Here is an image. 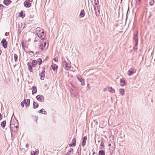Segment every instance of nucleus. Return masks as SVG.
I'll list each match as a JSON object with an SVG mask.
<instances>
[{
    "label": "nucleus",
    "instance_id": "423d86ee",
    "mask_svg": "<svg viewBox=\"0 0 155 155\" xmlns=\"http://www.w3.org/2000/svg\"><path fill=\"white\" fill-rule=\"evenodd\" d=\"M1 43L2 44L3 47L4 48H5L7 47L8 42L4 38L3 39Z\"/></svg>",
    "mask_w": 155,
    "mask_h": 155
},
{
    "label": "nucleus",
    "instance_id": "72a5a7b5",
    "mask_svg": "<svg viewBox=\"0 0 155 155\" xmlns=\"http://www.w3.org/2000/svg\"><path fill=\"white\" fill-rule=\"evenodd\" d=\"M136 4L139 5L140 3V0H136Z\"/></svg>",
    "mask_w": 155,
    "mask_h": 155
},
{
    "label": "nucleus",
    "instance_id": "a18cd8bd",
    "mask_svg": "<svg viewBox=\"0 0 155 155\" xmlns=\"http://www.w3.org/2000/svg\"><path fill=\"white\" fill-rule=\"evenodd\" d=\"M33 153H35V151H33Z\"/></svg>",
    "mask_w": 155,
    "mask_h": 155
},
{
    "label": "nucleus",
    "instance_id": "de8ad7c7",
    "mask_svg": "<svg viewBox=\"0 0 155 155\" xmlns=\"http://www.w3.org/2000/svg\"><path fill=\"white\" fill-rule=\"evenodd\" d=\"M31 155H35V153H33L31 154Z\"/></svg>",
    "mask_w": 155,
    "mask_h": 155
},
{
    "label": "nucleus",
    "instance_id": "dca6fc26",
    "mask_svg": "<svg viewBox=\"0 0 155 155\" xmlns=\"http://www.w3.org/2000/svg\"><path fill=\"white\" fill-rule=\"evenodd\" d=\"M87 139V137L86 136H84L83 138V141L82 143V146L84 147L85 145L86 141Z\"/></svg>",
    "mask_w": 155,
    "mask_h": 155
},
{
    "label": "nucleus",
    "instance_id": "b1692460",
    "mask_svg": "<svg viewBox=\"0 0 155 155\" xmlns=\"http://www.w3.org/2000/svg\"><path fill=\"white\" fill-rule=\"evenodd\" d=\"M58 67V66L56 64H53L51 65L52 69L54 71H55L56 69L57 70Z\"/></svg>",
    "mask_w": 155,
    "mask_h": 155
},
{
    "label": "nucleus",
    "instance_id": "4be33fe9",
    "mask_svg": "<svg viewBox=\"0 0 155 155\" xmlns=\"http://www.w3.org/2000/svg\"><path fill=\"white\" fill-rule=\"evenodd\" d=\"M39 113L42 114H43L44 115H46L47 114V112L43 108L39 111Z\"/></svg>",
    "mask_w": 155,
    "mask_h": 155
},
{
    "label": "nucleus",
    "instance_id": "c85d7f7f",
    "mask_svg": "<svg viewBox=\"0 0 155 155\" xmlns=\"http://www.w3.org/2000/svg\"><path fill=\"white\" fill-rule=\"evenodd\" d=\"M37 63H38L39 65H41L42 63V60L41 58H39L38 59Z\"/></svg>",
    "mask_w": 155,
    "mask_h": 155
},
{
    "label": "nucleus",
    "instance_id": "c756f323",
    "mask_svg": "<svg viewBox=\"0 0 155 155\" xmlns=\"http://www.w3.org/2000/svg\"><path fill=\"white\" fill-rule=\"evenodd\" d=\"M77 78L80 82H81L82 83H84V80L83 79H82L81 78H80L78 77H77Z\"/></svg>",
    "mask_w": 155,
    "mask_h": 155
},
{
    "label": "nucleus",
    "instance_id": "2eb2a0df",
    "mask_svg": "<svg viewBox=\"0 0 155 155\" xmlns=\"http://www.w3.org/2000/svg\"><path fill=\"white\" fill-rule=\"evenodd\" d=\"M27 65L28 67V70L30 72H32V68L31 66L32 65L31 64V63L28 62L27 63Z\"/></svg>",
    "mask_w": 155,
    "mask_h": 155
},
{
    "label": "nucleus",
    "instance_id": "79ce46f5",
    "mask_svg": "<svg viewBox=\"0 0 155 155\" xmlns=\"http://www.w3.org/2000/svg\"><path fill=\"white\" fill-rule=\"evenodd\" d=\"M29 147V144H26V148L28 147Z\"/></svg>",
    "mask_w": 155,
    "mask_h": 155
},
{
    "label": "nucleus",
    "instance_id": "864d4df0",
    "mask_svg": "<svg viewBox=\"0 0 155 155\" xmlns=\"http://www.w3.org/2000/svg\"><path fill=\"white\" fill-rule=\"evenodd\" d=\"M95 5H97V3H96L95 4Z\"/></svg>",
    "mask_w": 155,
    "mask_h": 155
},
{
    "label": "nucleus",
    "instance_id": "f257e3e1",
    "mask_svg": "<svg viewBox=\"0 0 155 155\" xmlns=\"http://www.w3.org/2000/svg\"><path fill=\"white\" fill-rule=\"evenodd\" d=\"M46 43L44 40H41L38 43V49L41 51H44L45 48V47Z\"/></svg>",
    "mask_w": 155,
    "mask_h": 155
},
{
    "label": "nucleus",
    "instance_id": "a19ab883",
    "mask_svg": "<svg viewBox=\"0 0 155 155\" xmlns=\"http://www.w3.org/2000/svg\"><path fill=\"white\" fill-rule=\"evenodd\" d=\"M53 60L55 62H57L58 61V60L56 59V58H54L53 59Z\"/></svg>",
    "mask_w": 155,
    "mask_h": 155
},
{
    "label": "nucleus",
    "instance_id": "ddd939ff",
    "mask_svg": "<svg viewBox=\"0 0 155 155\" xmlns=\"http://www.w3.org/2000/svg\"><path fill=\"white\" fill-rule=\"evenodd\" d=\"M37 35L39 38L41 39V40H44L43 39L45 37L44 32L40 34L39 33V34Z\"/></svg>",
    "mask_w": 155,
    "mask_h": 155
},
{
    "label": "nucleus",
    "instance_id": "09e8293b",
    "mask_svg": "<svg viewBox=\"0 0 155 155\" xmlns=\"http://www.w3.org/2000/svg\"><path fill=\"white\" fill-rule=\"evenodd\" d=\"M67 155H70L69 153H67Z\"/></svg>",
    "mask_w": 155,
    "mask_h": 155
},
{
    "label": "nucleus",
    "instance_id": "6ab92c4d",
    "mask_svg": "<svg viewBox=\"0 0 155 155\" xmlns=\"http://www.w3.org/2000/svg\"><path fill=\"white\" fill-rule=\"evenodd\" d=\"M85 15V12L84 10V9L81 10L80 14V17L81 18H82L84 17Z\"/></svg>",
    "mask_w": 155,
    "mask_h": 155
},
{
    "label": "nucleus",
    "instance_id": "aec40b11",
    "mask_svg": "<svg viewBox=\"0 0 155 155\" xmlns=\"http://www.w3.org/2000/svg\"><path fill=\"white\" fill-rule=\"evenodd\" d=\"M37 64V61L36 60H33L31 63L32 66L34 67L36 66Z\"/></svg>",
    "mask_w": 155,
    "mask_h": 155
},
{
    "label": "nucleus",
    "instance_id": "a211bd4d",
    "mask_svg": "<svg viewBox=\"0 0 155 155\" xmlns=\"http://www.w3.org/2000/svg\"><path fill=\"white\" fill-rule=\"evenodd\" d=\"M39 106L38 104L36 102L34 101L33 104V107L34 109L37 108Z\"/></svg>",
    "mask_w": 155,
    "mask_h": 155
},
{
    "label": "nucleus",
    "instance_id": "8fccbe9b",
    "mask_svg": "<svg viewBox=\"0 0 155 155\" xmlns=\"http://www.w3.org/2000/svg\"><path fill=\"white\" fill-rule=\"evenodd\" d=\"M71 150H73V149H71V150L70 151V152H71Z\"/></svg>",
    "mask_w": 155,
    "mask_h": 155
},
{
    "label": "nucleus",
    "instance_id": "f3484780",
    "mask_svg": "<svg viewBox=\"0 0 155 155\" xmlns=\"http://www.w3.org/2000/svg\"><path fill=\"white\" fill-rule=\"evenodd\" d=\"M107 89L108 91L112 93H114L115 91L114 89H113L111 87H108Z\"/></svg>",
    "mask_w": 155,
    "mask_h": 155
},
{
    "label": "nucleus",
    "instance_id": "a878e982",
    "mask_svg": "<svg viewBox=\"0 0 155 155\" xmlns=\"http://www.w3.org/2000/svg\"><path fill=\"white\" fill-rule=\"evenodd\" d=\"M6 122L4 120L1 122V126L3 127L4 128L5 127L6 124Z\"/></svg>",
    "mask_w": 155,
    "mask_h": 155
},
{
    "label": "nucleus",
    "instance_id": "5fc2aeb1",
    "mask_svg": "<svg viewBox=\"0 0 155 155\" xmlns=\"http://www.w3.org/2000/svg\"><path fill=\"white\" fill-rule=\"evenodd\" d=\"M48 45H47V48H48Z\"/></svg>",
    "mask_w": 155,
    "mask_h": 155
},
{
    "label": "nucleus",
    "instance_id": "e433bc0d",
    "mask_svg": "<svg viewBox=\"0 0 155 155\" xmlns=\"http://www.w3.org/2000/svg\"><path fill=\"white\" fill-rule=\"evenodd\" d=\"M137 45L138 44H137L136 45V43H135V46H134V49H136V50L137 49Z\"/></svg>",
    "mask_w": 155,
    "mask_h": 155
},
{
    "label": "nucleus",
    "instance_id": "2f4dec72",
    "mask_svg": "<svg viewBox=\"0 0 155 155\" xmlns=\"http://www.w3.org/2000/svg\"><path fill=\"white\" fill-rule=\"evenodd\" d=\"M23 12L22 11H21L20 13L19 14V16L20 17H21L22 18H23L24 17V16L23 15Z\"/></svg>",
    "mask_w": 155,
    "mask_h": 155
},
{
    "label": "nucleus",
    "instance_id": "7c9ffc66",
    "mask_svg": "<svg viewBox=\"0 0 155 155\" xmlns=\"http://www.w3.org/2000/svg\"><path fill=\"white\" fill-rule=\"evenodd\" d=\"M14 60L15 62H16L18 60V55L16 54H14Z\"/></svg>",
    "mask_w": 155,
    "mask_h": 155
},
{
    "label": "nucleus",
    "instance_id": "20e7f679",
    "mask_svg": "<svg viewBox=\"0 0 155 155\" xmlns=\"http://www.w3.org/2000/svg\"><path fill=\"white\" fill-rule=\"evenodd\" d=\"M38 101L42 102L44 101V97L42 95H38L36 97Z\"/></svg>",
    "mask_w": 155,
    "mask_h": 155
},
{
    "label": "nucleus",
    "instance_id": "9b49d317",
    "mask_svg": "<svg viewBox=\"0 0 155 155\" xmlns=\"http://www.w3.org/2000/svg\"><path fill=\"white\" fill-rule=\"evenodd\" d=\"M24 102L25 106L26 107H29L30 105V100L29 99H24Z\"/></svg>",
    "mask_w": 155,
    "mask_h": 155
},
{
    "label": "nucleus",
    "instance_id": "4468645a",
    "mask_svg": "<svg viewBox=\"0 0 155 155\" xmlns=\"http://www.w3.org/2000/svg\"><path fill=\"white\" fill-rule=\"evenodd\" d=\"M12 2V1L10 0H4L3 1V3L5 5L8 6L10 5Z\"/></svg>",
    "mask_w": 155,
    "mask_h": 155
},
{
    "label": "nucleus",
    "instance_id": "37998d69",
    "mask_svg": "<svg viewBox=\"0 0 155 155\" xmlns=\"http://www.w3.org/2000/svg\"><path fill=\"white\" fill-rule=\"evenodd\" d=\"M26 0L28 2H32L33 1V0Z\"/></svg>",
    "mask_w": 155,
    "mask_h": 155
},
{
    "label": "nucleus",
    "instance_id": "cd10ccee",
    "mask_svg": "<svg viewBox=\"0 0 155 155\" xmlns=\"http://www.w3.org/2000/svg\"><path fill=\"white\" fill-rule=\"evenodd\" d=\"M155 3L154 0H150L149 2L150 5V6H153Z\"/></svg>",
    "mask_w": 155,
    "mask_h": 155
},
{
    "label": "nucleus",
    "instance_id": "c03bdc74",
    "mask_svg": "<svg viewBox=\"0 0 155 155\" xmlns=\"http://www.w3.org/2000/svg\"><path fill=\"white\" fill-rule=\"evenodd\" d=\"M3 7V6L2 5L0 4V8H1V7Z\"/></svg>",
    "mask_w": 155,
    "mask_h": 155
},
{
    "label": "nucleus",
    "instance_id": "7ed1b4c3",
    "mask_svg": "<svg viewBox=\"0 0 155 155\" xmlns=\"http://www.w3.org/2000/svg\"><path fill=\"white\" fill-rule=\"evenodd\" d=\"M68 61L67 58L64 59L62 61L63 66L65 69H68L71 67V65L68 62Z\"/></svg>",
    "mask_w": 155,
    "mask_h": 155
},
{
    "label": "nucleus",
    "instance_id": "393cba45",
    "mask_svg": "<svg viewBox=\"0 0 155 155\" xmlns=\"http://www.w3.org/2000/svg\"><path fill=\"white\" fill-rule=\"evenodd\" d=\"M105 152L104 150H101L99 152L98 155H105Z\"/></svg>",
    "mask_w": 155,
    "mask_h": 155
},
{
    "label": "nucleus",
    "instance_id": "58836bf2",
    "mask_svg": "<svg viewBox=\"0 0 155 155\" xmlns=\"http://www.w3.org/2000/svg\"><path fill=\"white\" fill-rule=\"evenodd\" d=\"M94 9L95 11V12L96 13H97V11L98 12H99V10H98V8H96V7H94Z\"/></svg>",
    "mask_w": 155,
    "mask_h": 155
},
{
    "label": "nucleus",
    "instance_id": "412c9836",
    "mask_svg": "<svg viewBox=\"0 0 155 155\" xmlns=\"http://www.w3.org/2000/svg\"><path fill=\"white\" fill-rule=\"evenodd\" d=\"M37 92V89L36 87L35 86L32 87V94H34L36 93Z\"/></svg>",
    "mask_w": 155,
    "mask_h": 155
},
{
    "label": "nucleus",
    "instance_id": "473e14b6",
    "mask_svg": "<svg viewBox=\"0 0 155 155\" xmlns=\"http://www.w3.org/2000/svg\"><path fill=\"white\" fill-rule=\"evenodd\" d=\"M100 146H101V149H103L104 148V143L103 142H101Z\"/></svg>",
    "mask_w": 155,
    "mask_h": 155
},
{
    "label": "nucleus",
    "instance_id": "49530a36",
    "mask_svg": "<svg viewBox=\"0 0 155 155\" xmlns=\"http://www.w3.org/2000/svg\"><path fill=\"white\" fill-rule=\"evenodd\" d=\"M96 8H98V6H97L96 7Z\"/></svg>",
    "mask_w": 155,
    "mask_h": 155
},
{
    "label": "nucleus",
    "instance_id": "bb28decb",
    "mask_svg": "<svg viewBox=\"0 0 155 155\" xmlns=\"http://www.w3.org/2000/svg\"><path fill=\"white\" fill-rule=\"evenodd\" d=\"M119 91L120 94L122 95H124V89H120L119 90Z\"/></svg>",
    "mask_w": 155,
    "mask_h": 155
},
{
    "label": "nucleus",
    "instance_id": "6e6552de",
    "mask_svg": "<svg viewBox=\"0 0 155 155\" xmlns=\"http://www.w3.org/2000/svg\"><path fill=\"white\" fill-rule=\"evenodd\" d=\"M45 71L42 70V71L39 74V76L40 77V79L41 80H43L44 79L45 76Z\"/></svg>",
    "mask_w": 155,
    "mask_h": 155
},
{
    "label": "nucleus",
    "instance_id": "5701e85b",
    "mask_svg": "<svg viewBox=\"0 0 155 155\" xmlns=\"http://www.w3.org/2000/svg\"><path fill=\"white\" fill-rule=\"evenodd\" d=\"M120 83L121 86H124L125 85V81L123 79H120Z\"/></svg>",
    "mask_w": 155,
    "mask_h": 155
},
{
    "label": "nucleus",
    "instance_id": "4c0bfd02",
    "mask_svg": "<svg viewBox=\"0 0 155 155\" xmlns=\"http://www.w3.org/2000/svg\"><path fill=\"white\" fill-rule=\"evenodd\" d=\"M21 45L22 47L24 48V47H25V43L24 42H22L21 43Z\"/></svg>",
    "mask_w": 155,
    "mask_h": 155
},
{
    "label": "nucleus",
    "instance_id": "ea45409f",
    "mask_svg": "<svg viewBox=\"0 0 155 155\" xmlns=\"http://www.w3.org/2000/svg\"><path fill=\"white\" fill-rule=\"evenodd\" d=\"M2 115L0 113V120H1L2 119Z\"/></svg>",
    "mask_w": 155,
    "mask_h": 155
},
{
    "label": "nucleus",
    "instance_id": "f03ea898",
    "mask_svg": "<svg viewBox=\"0 0 155 155\" xmlns=\"http://www.w3.org/2000/svg\"><path fill=\"white\" fill-rule=\"evenodd\" d=\"M13 116L14 114H13L12 115L11 120L10 121V128L11 127V126H12V125H13L14 127H15L16 129H17L18 127V122L16 118L14 120H12Z\"/></svg>",
    "mask_w": 155,
    "mask_h": 155
},
{
    "label": "nucleus",
    "instance_id": "603ef678",
    "mask_svg": "<svg viewBox=\"0 0 155 155\" xmlns=\"http://www.w3.org/2000/svg\"><path fill=\"white\" fill-rule=\"evenodd\" d=\"M96 124H97V122H96Z\"/></svg>",
    "mask_w": 155,
    "mask_h": 155
},
{
    "label": "nucleus",
    "instance_id": "39448f33",
    "mask_svg": "<svg viewBox=\"0 0 155 155\" xmlns=\"http://www.w3.org/2000/svg\"><path fill=\"white\" fill-rule=\"evenodd\" d=\"M136 71V70L134 68H130L128 71L127 74L128 75L130 76L132 75Z\"/></svg>",
    "mask_w": 155,
    "mask_h": 155
},
{
    "label": "nucleus",
    "instance_id": "3c124183",
    "mask_svg": "<svg viewBox=\"0 0 155 155\" xmlns=\"http://www.w3.org/2000/svg\"><path fill=\"white\" fill-rule=\"evenodd\" d=\"M95 153V152H93V155H94V154Z\"/></svg>",
    "mask_w": 155,
    "mask_h": 155
},
{
    "label": "nucleus",
    "instance_id": "0eeeda50",
    "mask_svg": "<svg viewBox=\"0 0 155 155\" xmlns=\"http://www.w3.org/2000/svg\"><path fill=\"white\" fill-rule=\"evenodd\" d=\"M36 32L37 35H38L39 33L44 32L43 30L40 27H38L36 29Z\"/></svg>",
    "mask_w": 155,
    "mask_h": 155
},
{
    "label": "nucleus",
    "instance_id": "f8f14e48",
    "mask_svg": "<svg viewBox=\"0 0 155 155\" xmlns=\"http://www.w3.org/2000/svg\"><path fill=\"white\" fill-rule=\"evenodd\" d=\"M24 5L26 8H29L31 7V3L29 2L28 1H25L24 2Z\"/></svg>",
    "mask_w": 155,
    "mask_h": 155
},
{
    "label": "nucleus",
    "instance_id": "c9c22d12",
    "mask_svg": "<svg viewBox=\"0 0 155 155\" xmlns=\"http://www.w3.org/2000/svg\"><path fill=\"white\" fill-rule=\"evenodd\" d=\"M24 104H25V103L24 102V101L21 103V105L22 107H24Z\"/></svg>",
    "mask_w": 155,
    "mask_h": 155
},
{
    "label": "nucleus",
    "instance_id": "f704fd0d",
    "mask_svg": "<svg viewBox=\"0 0 155 155\" xmlns=\"http://www.w3.org/2000/svg\"><path fill=\"white\" fill-rule=\"evenodd\" d=\"M35 155H38L39 153V150L38 149H36L35 150Z\"/></svg>",
    "mask_w": 155,
    "mask_h": 155
},
{
    "label": "nucleus",
    "instance_id": "9d476101",
    "mask_svg": "<svg viewBox=\"0 0 155 155\" xmlns=\"http://www.w3.org/2000/svg\"><path fill=\"white\" fill-rule=\"evenodd\" d=\"M76 139L74 138L72 140V141L69 144V146L70 147H74L76 145Z\"/></svg>",
    "mask_w": 155,
    "mask_h": 155
},
{
    "label": "nucleus",
    "instance_id": "1a4fd4ad",
    "mask_svg": "<svg viewBox=\"0 0 155 155\" xmlns=\"http://www.w3.org/2000/svg\"><path fill=\"white\" fill-rule=\"evenodd\" d=\"M134 40L135 43H136V45L138 44V31H137L134 34Z\"/></svg>",
    "mask_w": 155,
    "mask_h": 155
}]
</instances>
